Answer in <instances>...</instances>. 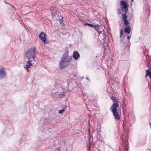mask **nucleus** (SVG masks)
<instances>
[{
	"label": "nucleus",
	"instance_id": "obj_1",
	"mask_svg": "<svg viewBox=\"0 0 151 151\" xmlns=\"http://www.w3.org/2000/svg\"><path fill=\"white\" fill-rule=\"evenodd\" d=\"M69 51L67 50L62 56L59 63V67L61 69H63L70 64L72 57L68 55Z\"/></svg>",
	"mask_w": 151,
	"mask_h": 151
},
{
	"label": "nucleus",
	"instance_id": "obj_2",
	"mask_svg": "<svg viewBox=\"0 0 151 151\" xmlns=\"http://www.w3.org/2000/svg\"><path fill=\"white\" fill-rule=\"evenodd\" d=\"M119 108V104L116 103H114L110 108V110L112 112L115 119L120 121V118L117 112L118 108Z\"/></svg>",
	"mask_w": 151,
	"mask_h": 151
},
{
	"label": "nucleus",
	"instance_id": "obj_3",
	"mask_svg": "<svg viewBox=\"0 0 151 151\" xmlns=\"http://www.w3.org/2000/svg\"><path fill=\"white\" fill-rule=\"evenodd\" d=\"M98 39L99 40L101 43H103L104 46H105V45L108 46V42H109V38L107 36V35L104 33V32L103 33L101 32L99 34Z\"/></svg>",
	"mask_w": 151,
	"mask_h": 151
},
{
	"label": "nucleus",
	"instance_id": "obj_4",
	"mask_svg": "<svg viewBox=\"0 0 151 151\" xmlns=\"http://www.w3.org/2000/svg\"><path fill=\"white\" fill-rule=\"evenodd\" d=\"M36 49V48L35 47H31L27 49L25 53V58H33V59H35Z\"/></svg>",
	"mask_w": 151,
	"mask_h": 151
},
{
	"label": "nucleus",
	"instance_id": "obj_5",
	"mask_svg": "<svg viewBox=\"0 0 151 151\" xmlns=\"http://www.w3.org/2000/svg\"><path fill=\"white\" fill-rule=\"evenodd\" d=\"M127 42H126L125 41L123 42L122 43V46L124 47L125 50L127 49V50L129 51L130 45L129 39L130 38V36H128L127 37Z\"/></svg>",
	"mask_w": 151,
	"mask_h": 151
},
{
	"label": "nucleus",
	"instance_id": "obj_6",
	"mask_svg": "<svg viewBox=\"0 0 151 151\" xmlns=\"http://www.w3.org/2000/svg\"><path fill=\"white\" fill-rule=\"evenodd\" d=\"M120 5L122 6L121 9L122 10H124V12H127L128 10V5L127 2L124 1H121L120 3Z\"/></svg>",
	"mask_w": 151,
	"mask_h": 151
},
{
	"label": "nucleus",
	"instance_id": "obj_7",
	"mask_svg": "<svg viewBox=\"0 0 151 151\" xmlns=\"http://www.w3.org/2000/svg\"><path fill=\"white\" fill-rule=\"evenodd\" d=\"M39 37L40 39L41 40L45 43H48V42L46 41L47 37V36L44 32H42L39 34Z\"/></svg>",
	"mask_w": 151,
	"mask_h": 151
},
{
	"label": "nucleus",
	"instance_id": "obj_8",
	"mask_svg": "<svg viewBox=\"0 0 151 151\" xmlns=\"http://www.w3.org/2000/svg\"><path fill=\"white\" fill-rule=\"evenodd\" d=\"M7 77V73L3 67L0 68V80L5 78Z\"/></svg>",
	"mask_w": 151,
	"mask_h": 151
},
{
	"label": "nucleus",
	"instance_id": "obj_9",
	"mask_svg": "<svg viewBox=\"0 0 151 151\" xmlns=\"http://www.w3.org/2000/svg\"><path fill=\"white\" fill-rule=\"evenodd\" d=\"M31 61L30 62V61H27L26 63V65L24 67L27 72H29V68L34 64V63H31Z\"/></svg>",
	"mask_w": 151,
	"mask_h": 151
},
{
	"label": "nucleus",
	"instance_id": "obj_10",
	"mask_svg": "<svg viewBox=\"0 0 151 151\" xmlns=\"http://www.w3.org/2000/svg\"><path fill=\"white\" fill-rule=\"evenodd\" d=\"M73 57L75 60H77L80 57V54L77 51H75L73 52Z\"/></svg>",
	"mask_w": 151,
	"mask_h": 151
},
{
	"label": "nucleus",
	"instance_id": "obj_11",
	"mask_svg": "<svg viewBox=\"0 0 151 151\" xmlns=\"http://www.w3.org/2000/svg\"><path fill=\"white\" fill-rule=\"evenodd\" d=\"M131 31V27L129 25L127 26L125 28L124 30V32L126 34V35H127L129 34Z\"/></svg>",
	"mask_w": 151,
	"mask_h": 151
},
{
	"label": "nucleus",
	"instance_id": "obj_12",
	"mask_svg": "<svg viewBox=\"0 0 151 151\" xmlns=\"http://www.w3.org/2000/svg\"><path fill=\"white\" fill-rule=\"evenodd\" d=\"M119 37L120 38V41L121 42H122L124 40V38H125V35L123 36V30L122 29H121L120 31V35Z\"/></svg>",
	"mask_w": 151,
	"mask_h": 151
},
{
	"label": "nucleus",
	"instance_id": "obj_13",
	"mask_svg": "<svg viewBox=\"0 0 151 151\" xmlns=\"http://www.w3.org/2000/svg\"><path fill=\"white\" fill-rule=\"evenodd\" d=\"M99 25L95 24L94 25H93V27L94 28L95 30L98 32L99 34L101 33V31L99 30Z\"/></svg>",
	"mask_w": 151,
	"mask_h": 151
},
{
	"label": "nucleus",
	"instance_id": "obj_14",
	"mask_svg": "<svg viewBox=\"0 0 151 151\" xmlns=\"http://www.w3.org/2000/svg\"><path fill=\"white\" fill-rule=\"evenodd\" d=\"M51 10V13L52 15L55 14L57 15V13L58 14H59L58 9L56 8H54Z\"/></svg>",
	"mask_w": 151,
	"mask_h": 151
},
{
	"label": "nucleus",
	"instance_id": "obj_15",
	"mask_svg": "<svg viewBox=\"0 0 151 151\" xmlns=\"http://www.w3.org/2000/svg\"><path fill=\"white\" fill-rule=\"evenodd\" d=\"M55 95L57 96L58 98H63L65 96V95L64 93L60 94L58 92H56L55 93Z\"/></svg>",
	"mask_w": 151,
	"mask_h": 151
},
{
	"label": "nucleus",
	"instance_id": "obj_16",
	"mask_svg": "<svg viewBox=\"0 0 151 151\" xmlns=\"http://www.w3.org/2000/svg\"><path fill=\"white\" fill-rule=\"evenodd\" d=\"M124 12V13L122 14V19L123 21L127 19V17L126 15L127 12Z\"/></svg>",
	"mask_w": 151,
	"mask_h": 151
},
{
	"label": "nucleus",
	"instance_id": "obj_17",
	"mask_svg": "<svg viewBox=\"0 0 151 151\" xmlns=\"http://www.w3.org/2000/svg\"><path fill=\"white\" fill-rule=\"evenodd\" d=\"M84 25L85 26L87 25L89 27H91L92 28L93 27V24H89L87 23H86L84 24Z\"/></svg>",
	"mask_w": 151,
	"mask_h": 151
},
{
	"label": "nucleus",
	"instance_id": "obj_18",
	"mask_svg": "<svg viewBox=\"0 0 151 151\" xmlns=\"http://www.w3.org/2000/svg\"><path fill=\"white\" fill-rule=\"evenodd\" d=\"M151 74V73L150 72V70H149V69L147 70H146V75L145 76L146 77L147 75H148Z\"/></svg>",
	"mask_w": 151,
	"mask_h": 151
},
{
	"label": "nucleus",
	"instance_id": "obj_19",
	"mask_svg": "<svg viewBox=\"0 0 151 151\" xmlns=\"http://www.w3.org/2000/svg\"><path fill=\"white\" fill-rule=\"evenodd\" d=\"M28 59V61H30L31 63H34V62H36V61L35 60V59H33V58H27Z\"/></svg>",
	"mask_w": 151,
	"mask_h": 151
},
{
	"label": "nucleus",
	"instance_id": "obj_20",
	"mask_svg": "<svg viewBox=\"0 0 151 151\" xmlns=\"http://www.w3.org/2000/svg\"><path fill=\"white\" fill-rule=\"evenodd\" d=\"M123 21L124 22V25L125 26H127L129 24V21L127 19L124 20V21Z\"/></svg>",
	"mask_w": 151,
	"mask_h": 151
},
{
	"label": "nucleus",
	"instance_id": "obj_21",
	"mask_svg": "<svg viewBox=\"0 0 151 151\" xmlns=\"http://www.w3.org/2000/svg\"><path fill=\"white\" fill-rule=\"evenodd\" d=\"M125 144H124L125 145L124 146V148L126 150H127L128 149L127 146L129 144V143L128 141H127L126 142H125Z\"/></svg>",
	"mask_w": 151,
	"mask_h": 151
},
{
	"label": "nucleus",
	"instance_id": "obj_22",
	"mask_svg": "<svg viewBox=\"0 0 151 151\" xmlns=\"http://www.w3.org/2000/svg\"><path fill=\"white\" fill-rule=\"evenodd\" d=\"M65 111V109L64 108H63L61 110H59L58 112L60 114H63Z\"/></svg>",
	"mask_w": 151,
	"mask_h": 151
},
{
	"label": "nucleus",
	"instance_id": "obj_23",
	"mask_svg": "<svg viewBox=\"0 0 151 151\" xmlns=\"http://www.w3.org/2000/svg\"><path fill=\"white\" fill-rule=\"evenodd\" d=\"M114 100H113V103H117V104H118V100H117L116 99H116H114Z\"/></svg>",
	"mask_w": 151,
	"mask_h": 151
},
{
	"label": "nucleus",
	"instance_id": "obj_24",
	"mask_svg": "<svg viewBox=\"0 0 151 151\" xmlns=\"http://www.w3.org/2000/svg\"><path fill=\"white\" fill-rule=\"evenodd\" d=\"M4 2L6 4H9V5H10L11 6H12V8H13L14 9V10H15V7H14V6H13L12 5H11L10 4H9L8 3H7L5 1H4Z\"/></svg>",
	"mask_w": 151,
	"mask_h": 151
},
{
	"label": "nucleus",
	"instance_id": "obj_25",
	"mask_svg": "<svg viewBox=\"0 0 151 151\" xmlns=\"http://www.w3.org/2000/svg\"><path fill=\"white\" fill-rule=\"evenodd\" d=\"M63 22V17H62V19H60L59 20V22H60V24H61Z\"/></svg>",
	"mask_w": 151,
	"mask_h": 151
},
{
	"label": "nucleus",
	"instance_id": "obj_26",
	"mask_svg": "<svg viewBox=\"0 0 151 151\" xmlns=\"http://www.w3.org/2000/svg\"><path fill=\"white\" fill-rule=\"evenodd\" d=\"M118 14L119 15L120 14H121V10L120 9H118Z\"/></svg>",
	"mask_w": 151,
	"mask_h": 151
},
{
	"label": "nucleus",
	"instance_id": "obj_27",
	"mask_svg": "<svg viewBox=\"0 0 151 151\" xmlns=\"http://www.w3.org/2000/svg\"><path fill=\"white\" fill-rule=\"evenodd\" d=\"M47 151H52V149L51 148H49L47 149Z\"/></svg>",
	"mask_w": 151,
	"mask_h": 151
},
{
	"label": "nucleus",
	"instance_id": "obj_28",
	"mask_svg": "<svg viewBox=\"0 0 151 151\" xmlns=\"http://www.w3.org/2000/svg\"><path fill=\"white\" fill-rule=\"evenodd\" d=\"M111 99L113 100H114V99H116V97H114V96H112V97H111Z\"/></svg>",
	"mask_w": 151,
	"mask_h": 151
},
{
	"label": "nucleus",
	"instance_id": "obj_29",
	"mask_svg": "<svg viewBox=\"0 0 151 151\" xmlns=\"http://www.w3.org/2000/svg\"><path fill=\"white\" fill-rule=\"evenodd\" d=\"M88 77H86V79L87 80H88V81H90L89 79H88Z\"/></svg>",
	"mask_w": 151,
	"mask_h": 151
},
{
	"label": "nucleus",
	"instance_id": "obj_30",
	"mask_svg": "<svg viewBox=\"0 0 151 151\" xmlns=\"http://www.w3.org/2000/svg\"><path fill=\"white\" fill-rule=\"evenodd\" d=\"M99 128L98 129V131H99L100 130V129H101V126H99Z\"/></svg>",
	"mask_w": 151,
	"mask_h": 151
},
{
	"label": "nucleus",
	"instance_id": "obj_31",
	"mask_svg": "<svg viewBox=\"0 0 151 151\" xmlns=\"http://www.w3.org/2000/svg\"><path fill=\"white\" fill-rule=\"evenodd\" d=\"M149 125L150 126V129H151V122L150 123Z\"/></svg>",
	"mask_w": 151,
	"mask_h": 151
},
{
	"label": "nucleus",
	"instance_id": "obj_32",
	"mask_svg": "<svg viewBox=\"0 0 151 151\" xmlns=\"http://www.w3.org/2000/svg\"><path fill=\"white\" fill-rule=\"evenodd\" d=\"M57 151H60L59 148H58Z\"/></svg>",
	"mask_w": 151,
	"mask_h": 151
},
{
	"label": "nucleus",
	"instance_id": "obj_33",
	"mask_svg": "<svg viewBox=\"0 0 151 151\" xmlns=\"http://www.w3.org/2000/svg\"><path fill=\"white\" fill-rule=\"evenodd\" d=\"M124 100L123 101V104H124Z\"/></svg>",
	"mask_w": 151,
	"mask_h": 151
},
{
	"label": "nucleus",
	"instance_id": "obj_34",
	"mask_svg": "<svg viewBox=\"0 0 151 151\" xmlns=\"http://www.w3.org/2000/svg\"><path fill=\"white\" fill-rule=\"evenodd\" d=\"M126 52V51H124V53H125Z\"/></svg>",
	"mask_w": 151,
	"mask_h": 151
},
{
	"label": "nucleus",
	"instance_id": "obj_35",
	"mask_svg": "<svg viewBox=\"0 0 151 151\" xmlns=\"http://www.w3.org/2000/svg\"><path fill=\"white\" fill-rule=\"evenodd\" d=\"M43 124H44V125H46L45 124V122H43Z\"/></svg>",
	"mask_w": 151,
	"mask_h": 151
},
{
	"label": "nucleus",
	"instance_id": "obj_36",
	"mask_svg": "<svg viewBox=\"0 0 151 151\" xmlns=\"http://www.w3.org/2000/svg\"><path fill=\"white\" fill-rule=\"evenodd\" d=\"M147 150H151L150 149H147Z\"/></svg>",
	"mask_w": 151,
	"mask_h": 151
},
{
	"label": "nucleus",
	"instance_id": "obj_37",
	"mask_svg": "<svg viewBox=\"0 0 151 151\" xmlns=\"http://www.w3.org/2000/svg\"><path fill=\"white\" fill-rule=\"evenodd\" d=\"M83 78H84V76H83L82 77L81 79H82Z\"/></svg>",
	"mask_w": 151,
	"mask_h": 151
},
{
	"label": "nucleus",
	"instance_id": "obj_38",
	"mask_svg": "<svg viewBox=\"0 0 151 151\" xmlns=\"http://www.w3.org/2000/svg\"><path fill=\"white\" fill-rule=\"evenodd\" d=\"M109 34L111 36V37H112L111 35V34L110 33H109Z\"/></svg>",
	"mask_w": 151,
	"mask_h": 151
},
{
	"label": "nucleus",
	"instance_id": "obj_39",
	"mask_svg": "<svg viewBox=\"0 0 151 151\" xmlns=\"http://www.w3.org/2000/svg\"><path fill=\"white\" fill-rule=\"evenodd\" d=\"M63 24L62 25H63V26L64 25V24H63Z\"/></svg>",
	"mask_w": 151,
	"mask_h": 151
},
{
	"label": "nucleus",
	"instance_id": "obj_40",
	"mask_svg": "<svg viewBox=\"0 0 151 151\" xmlns=\"http://www.w3.org/2000/svg\"><path fill=\"white\" fill-rule=\"evenodd\" d=\"M133 0H131V1H133Z\"/></svg>",
	"mask_w": 151,
	"mask_h": 151
},
{
	"label": "nucleus",
	"instance_id": "obj_41",
	"mask_svg": "<svg viewBox=\"0 0 151 151\" xmlns=\"http://www.w3.org/2000/svg\"><path fill=\"white\" fill-rule=\"evenodd\" d=\"M74 76H75V77H76V75H75V74H74Z\"/></svg>",
	"mask_w": 151,
	"mask_h": 151
}]
</instances>
